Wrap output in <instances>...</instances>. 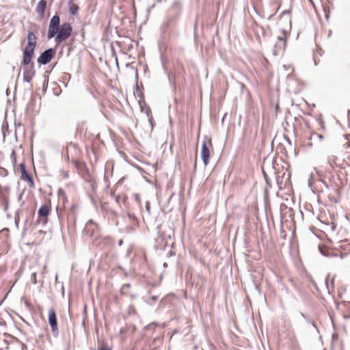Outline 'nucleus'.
Segmentation results:
<instances>
[{"mask_svg": "<svg viewBox=\"0 0 350 350\" xmlns=\"http://www.w3.org/2000/svg\"><path fill=\"white\" fill-rule=\"evenodd\" d=\"M310 324L317 330V332H319L317 326L314 321H312Z\"/></svg>", "mask_w": 350, "mask_h": 350, "instance_id": "obj_39", "label": "nucleus"}, {"mask_svg": "<svg viewBox=\"0 0 350 350\" xmlns=\"http://www.w3.org/2000/svg\"><path fill=\"white\" fill-rule=\"evenodd\" d=\"M36 46V36L35 34L29 31L27 35V45L23 53V58L22 63L23 67V78L24 80L29 82L35 75V70L33 65H29L33 57L34 50Z\"/></svg>", "mask_w": 350, "mask_h": 350, "instance_id": "obj_2", "label": "nucleus"}, {"mask_svg": "<svg viewBox=\"0 0 350 350\" xmlns=\"http://www.w3.org/2000/svg\"><path fill=\"white\" fill-rule=\"evenodd\" d=\"M325 284H326V286H327V289H329V284H328V282H327V278H326V280H325Z\"/></svg>", "mask_w": 350, "mask_h": 350, "instance_id": "obj_44", "label": "nucleus"}, {"mask_svg": "<svg viewBox=\"0 0 350 350\" xmlns=\"http://www.w3.org/2000/svg\"><path fill=\"white\" fill-rule=\"evenodd\" d=\"M312 3H313L312 1V0H309Z\"/></svg>", "mask_w": 350, "mask_h": 350, "instance_id": "obj_54", "label": "nucleus"}, {"mask_svg": "<svg viewBox=\"0 0 350 350\" xmlns=\"http://www.w3.org/2000/svg\"><path fill=\"white\" fill-rule=\"evenodd\" d=\"M87 186L90 187L92 191H94L96 187V183L94 180L90 179L87 182Z\"/></svg>", "mask_w": 350, "mask_h": 350, "instance_id": "obj_21", "label": "nucleus"}, {"mask_svg": "<svg viewBox=\"0 0 350 350\" xmlns=\"http://www.w3.org/2000/svg\"><path fill=\"white\" fill-rule=\"evenodd\" d=\"M331 230L332 232L335 231L336 228V224H334V223H332L331 224Z\"/></svg>", "mask_w": 350, "mask_h": 350, "instance_id": "obj_37", "label": "nucleus"}, {"mask_svg": "<svg viewBox=\"0 0 350 350\" xmlns=\"http://www.w3.org/2000/svg\"><path fill=\"white\" fill-rule=\"evenodd\" d=\"M8 198H3L2 203L4 204V210L6 211L8 208Z\"/></svg>", "mask_w": 350, "mask_h": 350, "instance_id": "obj_31", "label": "nucleus"}, {"mask_svg": "<svg viewBox=\"0 0 350 350\" xmlns=\"http://www.w3.org/2000/svg\"><path fill=\"white\" fill-rule=\"evenodd\" d=\"M319 251L321 255L325 257H336L337 256L336 253L331 252L329 250L323 245H319Z\"/></svg>", "mask_w": 350, "mask_h": 350, "instance_id": "obj_13", "label": "nucleus"}, {"mask_svg": "<svg viewBox=\"0 0 350 350\" xmlns=\"http://www.w3.org/2000/svg\"><path fill=\"white\" fill-rule=\"evenodd\" d=\"M300 315H301V317H303L304 319H306V318H307L303 312H300Z\"/></svg>", "mask_w": 350, "mask_h": 350, "instance_id": "obj_43", "label": "nucleus"}, {"mask_svg": "<svg viewBox=\"0 0 350 350\" xmlns=\"http://www.w3.org/2000/svg\"><path fill=\"white\" fill-rule=\"evenodd\" d=\"M21 174V179L26 181L30 187H33V180L32 177L27 173L25 169V165L24 163H21L19 165Z\"/></svg>", "mask_w": 350, "mask_h": 350, "instance_id": "obj_11", "label": "nucleus"}, {"mask_svg": "<svg viewBox=\"0 0 350 350\" xmlns=\"http://www.w3.org/2000/svg\"><path fill=\"white\" fill-rule=\"evenodd\" d=\"M323 185H324L323 183L321 182V181H316V182H314L313 183H310V186L311 187V189H312L313 193L317 196L320 195V191H321L318 190L317 189L319 187H322V186Z\"/></svg>", "mask_w": 350, "mask_h": 350, "instance_id": "obj_17", "label": "nucleus"}, {"mask_svg": "<svg viewBox=\"0 0 350 350\" xmlns=\"http://www.w3.org/2000/svg\"><path fill=\"white\" fill-rule=\"evenodd\" d=\"M163 266H164V267H166V266H167V263H166V262H165V263L163 264Z\"/></svg>", "mask_w": 350, "mask_h": 350, "instance_id": "obj_51", "label": "nucleus"}, {"mask_svg": "<svg viewBox=\"0 0 350 350\" xmlns=\"http://www.w3.org/2000/svg\"><path fill=\"white\" fill-rule=\"evenodd\" d=\"M158 298H159V297L157 295L150 296V299L151 302H148V304H153L156 303L158 300Z\"/></svg>", "mask_w": 350, "mask_h": 350, "instance_id": "obj_30", "label": "nucleus"}, {"mask_svg": "<svg viewBox=\"0 0 350 350\" xmlns=\"http://www.w3.org/2000/svg\"><path fill=\"white\" fill-rule=\"evenodd\" d=\"M331 200V202H334V203H338L340 202V198H329Z\"/></svg>", "mask_w": 350, "mask_h": 350, "instance_id": "obj_36", "label": "nucleus"}, {"mask_svg": "<svg viewBox=\"0 0 350 350\" xmlns=\"http://www.w3.org/2000/svg\"><path fill=\"white\" fill-rule=\"evenodd\" d=\"M66 151V157L68 161H71L76 166H78L80 164V161L79 160V158L81 154V151L78 148L77 145L72 143L70 144L67 146Z\"/></svg>", "mask_w": 350, "mask_h": 350, "instance_id": "obj_5", "label": "nucleus"}, {"mask_svg": "<svg viewBox=\"0 0 350 350\" xmlns=\"http://www.w3.org/2000/svg\"><path fill=\"white\" fill-rule=\"evenodd\" d=\"M50 208L49 205L44 204L40 206L38 211V219L36 224L38 226H44L48 221V215H49Z\"/></svg>", "mask_w": 350, "mask_h": 350, "instance_id": "obj_7", "label": "nucleus"}, {"mask_svg": "<svg viewBox=\"0 0 350 350\" xmlns=\"http://www.w3.org/2000/svg\"><path fill=\"white\" fill-rule=\"evenodd\" d=\"M336 157L334 155H331L328 157V163L329 164L331 168L334 169L336 165Z\"/></svg>", "mask_w": 350, "mask_h": 350, "instance_id": "obj_18", "label": "nucleus"}, {"mask_svg": "<svg viewBox=\"0 0 350 350\" xmlns=\"http://www.w3.org/2000/svg\"><path fill=\"white\" fill-rule=\"evenodd\" d=\"M211 150H213V146L211 141L208 143L204 142L202 144L201 157L205 165H207L209 163Z\"/></svg>", "mask_w": 350, "mask_h": 350, "instance_id": "obj_9", "label": "nucleus"}, {"mask_svg": "<svg viewBox=\"0 0 350 350\" xmlns=\"http://www.w3.org/2000/svg\"><path fill=\"white\" fill-rule=\"evenodd\" d=\"M66 200V198H62V200H63V202H64V201H65Z\"/></svg>", "mask_w": 350, "mask_h": 350, "instance_id": "obj_49", "label": "nucleus"}, {"mask_svg": "<svg viewBox=\"0 0 350 350\" xmlns=\"http://www.w3.org/2000/svg\"><path fill=\"white\" fill-rule=\"evenodd\" d=\"M174 254H174L172 251H171V250H170V251H169V252L167 253V255H168L169 256H174Z\"/></svg>", "mask_w": 350, "mask_h": 350, "instance_id": "obj_41", "label": "nucleus"}, {"mask_svg": "<svg viewBox=\"0 0 350 350\" xmlns=\"http://www.w3.org/2000/svg\"><path fill=\"white\" fill-rule=\"evenodd\" d=\"M25 304H26V306H27V307H29V303H28V302H25Z\"/></svg>", "mask_w": 350, "mask_h": 350, "instance_id": "obj_48", "label": "nucleus"}, {"mask_svg": "<svg viewBox=\"0 0 350 350\" xmlns=\"http://www.w3.org/2000/svg\"><path fill=\"white\" fill-rule=\"evenodd\" d=\"M8 191H9L8 187H1L0 186V195L4 196L5 195L8 194Z\"/></svg>", "mask_w": 350, "mask_h": 350, "instance_id": "obj_22", "label": "nucleus"}, {"mask_svg": "<svg viewBox=\"0 0 350 350\" xmlns=\"http://www.w3.org/2000/svg\"><path fill=\"white\" fill-rule=\"evenodd\" d=\"M347 241H348L347 239H344V240L340 241V243H345V242H347Z\"/></svg>", "mask_w": 350, "mask_h": 350, "instance_id": "obj_46", "label": "nucleus"}, {"mask_svg": "<svg viewBox=\"0 0 350 350\" xmlns=\"http://www.w3.org/2000/svg\"><path fill=\"white\" fill-rule=\"evenodd\" d=\"M130 286H131V284H130L129 283L124 284L122 286V288H121V290H120V293H121V294H122V295H124V294L126 293L124 292V291H125L126 288H130Z\"/></svg>", "mask_w": 350, "mask_h": 350, "instance_id": "obj_27", "label": "nucleus"}, {"mask_svg": "<svg viewBox=\"0 0 350 350\" xmlns=\"http://www.w3.org/2000/svg\"><path fill=\"white\" fill-rule=\"evenodd\" d=\"M340 247L341 248V250H345V251H347L346 253L349 254L350 253V243H348L347 245H340Z\"/></svg>", "mask_w": 350, "mask_h": 350, "instance_id": "obj_24", "label": "nucleus"}, {"mask_svg": "<svg viewBox=\"0 0 350 350\" xmlns=\"http://www.w3.org/2000/svg\"><path fill=\"white\" fill-rule=\"evenodd\" d=\"M337 254V256L336 257H340L341 258H343L345 256L347 255V253H342V252H340V253H336Z\"/></svg>", "mask_w": 350, "mask_h": 350, "instance_id": "obj_34", "label": "nucleus"}, {"mask_svg": "<svg viewBox=\"0 0 350 350\" xmlns=\"http://www.w3.org/2000/svg\"><path fill=\"white\" fill-rule=\"evenodd\" d=\"M157 326V323L152 322V323L147 325L146 326H145L144 328V330L145 332H153Z\"/></svg>", "mask_w": 350, "mask_h": 350, "instance_id": "obj_19", "label": "nucleus"}, {"mask_svg": "<svg viewBox=\"0 0 350 350\" xmlns=\"http://www.w3.org/2000/svg\"><path fill=\"white\" fill-rule=\"evenodd\" d=\"M11 159L14 165H15L16 164V155L14 150H13L11 154Z\"/></svg>", "mask_w": 350, "mask_h": 350, "instance_id": "obj_28", "label": "nucleus"}, {"mask_svg": "<svg viewBox=\"0 0 350 350\" xmlns=\"http://www.w3.org/2000/svg\"><path fill=\"white\" fill-rule=\"evenodd\" d=\"M286 47V40L282 38H278V42L275 44V48L277 49L275 50L276 53H280L281 51H283Z\"/></svg>", "mask_w": 350, "mask_h": 350, "instance_id": "obj_14", "label": "nucleus"}, {"mask_svg": "<svg viewBox=\"0 0 350 350\" xmlns=\"http://www.w3.org/2000/svg\"><path fill=\"white\" fill-rule=\"evenodd\" d=\"M48 323L51 328L53 336L57 338L59 336V330L57 327V320L55 310L53 308L49 310Z\"/></svg>", "mask_w": 350, "mask_h": 350, "instance_id": "obj_8", "label": "nucleus"}, {"mask_svg": "<svg viewBox=\"0 0 350 350\" xmlns=\"http://www.w3.org/2000/svg\"><path fill=\"white\" fill-rule=\"evenodd\" d=\"M0 350H3L1 348H0Z\"/></svg>", "mask_w": 350, "mask_h": 350, "instance_id": "obj_55", "label": "nucleus"}, {"mask_svg": "<svg viewBox=\"0 0 350 350\" xmlns=\"http://www.w3.org/2000/svg\"><path fill=\"white\" fill-rule=\"evenodd\" d=\"M72 27L69 23H63L60 25V18L57 14L53 16L49 23L47 38H55L57 44L66 41L71 36Z\"/></svg>", "mask_w": 350, "mask_h": 350, "instance_id": "obj_1", "label": "nucleus"}, {"mask_svg": "<svg viewBox=\"0 0 350 350\" xmlns=\"http://www.w3.org/2000/svg\"><path fill=\"white\" fill-rule=\"evenodd\" d=\"M118 244L119 246H122L123 244V240L120 239L118 241Z\"/></svg>", "mask_w": 350, "mask_h": 350, "instance_id": "obj_40", "label": "nucleus"}, {"mask_svg": "<svg viewBox=\"0 0 350 350\" xmlns=\"http://www.w3.org/2000/svg\"><path fill=\"white\" fill-rule=\"evenodd\" d=\"M55 55V51L53 49H49L44 51L38 59V62L42 64H48Z\"/></svg>", "mask_w": 350, "mask_h": 350, "instance_id": "obj_10", "label": "nucleus"}, {"mask_svg": "<svg viewBox=\"0 0 350 350\" xmlns=\"http://www.w3.org/2000/svg\"><path fill=\"white\" fill-rule=\"evenodd\" d=\"M18 213H19L18 210L16 211L15 217H14V222H15V225L17 228L18 227V224H19V220H20Z\"/></svg>", "mask_w": 350, "mask_h": 350, "instance_id": "obj_23", "label": "nucleus"}, {"mask_svg": "<svg viewBox=\"0 0 350 350\" xmlns=\"http://www.w3.org/2000/svg\"><path fill=\"white\" fill-rule=\"evenodd\" d=\"M287 179L289 180V179H290V176L289 175H288Z\"/></svg>", "mask_w": 350, "mask_h": 350, "instance_id": "obj_53", "label": "nucleus"}, {"mask_svg": "<svg viewBox=\"0 0 350 350\" xmlns=\"http://www.w3.org/2000/svg\"><path fill=\"white\" fill-rule=\"evenodd\" d=\"M288 204L282 203L280 206V215H281V224L282 226H286L288 228L291 229L295 226V213L294 210L289 205L291 203L295 204V198H285Z\"/></svg>", "mask_w": 350, "mask_h": 350, "instance_id": "obj_3", "label": "nucleus"}, {"mask_svg": "<svg viewBox=\"0 0 350 350\" xmlns=\"http://www.w3.org/2000/svg\"><path fill=\"white\" fill-rule=\"evenodd\" d=\"M55 280H58V276L57 275H55Z\"/></svg>", "mask_w": 350, "mask_h": 350, "instance_id": "obj_50", "label": "nucleus"}, {"mask_svg": "<svg viewBox=\"0 0 350 350\" xmlns=\"http://www.w3.org/2000/svg\"><path fill=\"white\" fill-rule=\"evenodd\" d=\"M286 234L285 231L283 229H281V237L283 239H286Z\"/></svg>", "mask_w": 350, "mask_h": 350, "instance_id": "obj_35", "label": "nucleus"}, {"mask_svg": "<svg viewBox=\"0 0 350 350\" xmlns=\"http://www.w3.org/2000/svg\"><path fill=\"white\" fill-rule=\"evenodd\" d=\"M36 275H36V272L32 273L31 275V280L32 283L34 284L38 283Z\"/></svg>", "mask_w": 350, "mask_h": 350, "instance_id": "obj_29", "label": "nucleus"}, {"mask_svg": "<svg viewBox=\"0 0 350 350\" xmlns=\"http://www.w3.org/2000/svg\"><path fill=\"white\" fill-rule=\"evenodd\" d=\"M79 10V7L75 3H70L69 5V11L72 15H75Z\"/></svg>", "mask_w": 350, "mask_h": 350, "instance_id": "obj_20", "label": "nucleus"}, {"mask_svg": "<svg viewBox=\"0 0 350 350\" xmlns=\"http://www.w3.org/2000/svg\"><path fill=\"white\" fill-rule=\"evenodd\" d=\"M265 196H266L267 197H268L269 193H265Z\"/></svg>", "mask_w": 350, "mask_h": 350, "instance_id": "obj_52", "label": "nucleus"}, {"mask_svg": "<svg viewBox=\"0 0 350 350\" xmlns=\"http://www.w3.org/2000/svg\"><path fill=\"white\" fill-rule=\"evenodd\" d=\"M112 241L110 237H103L100 239L99 245L98 246L103 249L105 247H109L111 245Z\"/></svg>", "mask_w": 350, "mask_h": 350, "instance_id": "obj_16", "label": "nucleus"}, {"mask_svg": "<svg viewBox=\"0 0 350 350\" xmlns=\"http://www.w3.org/2000/svg\"><path fill=\"white\" fill-rule=\"evenodd\" d=\"M104 198H90L91 202L97 207V203H99L100 209L105 213L111 219L117 216L116 207L120 206L122 202L124 203L126 198H114L111 204L103 200Z\"/></svg>", "mask_w": 350, "mask_h": 350, "instance_id": "obj_4", "label": "nucleus"}, {"mask_svg": "<svg viewBox=\"0 0 350 350\" xmlns=\"http://www.w3.org/2000/svg\"><path fill=\"white\" fill-rule=\"evenodd\" d=\"M27 222H28V219H27V218H26V219L25 221V225H26L27 224Z\"/></svg>", "mask_w": 350, "mask_h": 350, "instance_id": "obj_47", "label": "nucleus"}, {"mask_svg": "<svg viewBox=\"0 0 350 350\" xmlns=\"http://www.w3.org/2000/svg\"><path fill=\"white\" fill-rule=\"evenodd\" d=\"M345 138L347 140V145L350 147V134H345Z\"/></svg>", "mask_w": 350, "mask_h": 350, "instance_id": "obj_32", "label": "nucleus"}, {"mask_svg": "<svg viewBox=\"0 0 350 350\" xmlns=\"http://www.w3.org/2000/svg\"><path fill=\"white\" fill-rule=\"evenodd\" d=\"M83 232L85 235L97 239L99 237V227L92 219H90L83 228Z\"/></svg>", "mask_w": 350, "mask_h": 350, "instance_id": "obj_6", "label": "nucleus"}, {"mask_svg": "<svg viewBox=\"0 0 350 350\" xmlns=\"http://www.w3.org/2000/svg\"><path fill=\"white\" fill-rule=\"evenodd\" d=\"M347 121H348V126L350 128V110L348 111Z\"/></svg>", "mask_w": 350, "mask_h": 350, "instance_id": "obj_38", "label": "nucleus"}, {"mask_svg": "<svg viewBox=\"0 0 350 350\" xmlns=\"http://www.w3.org/2000/svg\"><path fill=\"white\" fill-rule=\"evenodd\" d=\"M146 209L147 211V212L148 213V214L150 213V202L148 201H147L146 202Z\"/></svg>", "mask_w": 350, "mask_h": 350, "instance_id": "obj_33", "label": "nucleus"}, {"mask_svg": "<svg viewBox=\"0 0 350 350\" xmlns=\"http://www.w3.org/2000/svg\"><path fill=\"white\" fill-rule=\"evenodd\" d=\"M8 174V172L6 169L0 167V176L5 177Z\"/></svg>", "mask_w": 350, "mask_h": 350, "instance_id": "obj_26", "label": "nucleus"}, {"mask_svg": "<svg viewBox=\"0 0 350 350\" xmlns=\"http://www.w3.org/2000/svg\"><path fill=\"white\" fill-rule=\"evenodd\" d=\"M305 320H306V321L308 323H309V324H310V323H311V322L312 321H311L310 319H309L308 318H306V319H305Z\"/></svg>", "mask_w": 350, "mask_h": 350, "instance_id": "obj_42", "label": "nucleus"}, {"mask_svg": "<svg viewBox=\"0 0 350 350\" xmlns=\"http://www.w3.org/2000/svg\"><path fill=\"white\" fill-rule=\"evenodd\" d=\"M46 8V1L45 0H40L36 8V11L41 18L44 16Z\"/></svg>", "mask_w": 350, "mask_h": 350, "instance_id": "obj_12", "label": "nucleus"}, {"mask_svg": "<svg viewBox=\"0 0 350 350\" xmlns=\"http://www.w3.org/2000/svg\"><path fill=\"white\" fill-rule=\"evenodd\" d=\"M317 202H318L319 204H321V198H317Z\"/></svg>", "mask_w": 350, "mask_h": 350, "instance_id": "obj_45", "label": "nucleus"}, {"mask_svg": "<svg viewBox=\"0 0 350 350\" xmlns=\"http://www.w3.org/2000/svg\"><path fill=\"white\" fill-rule=\"evenodd\" d=\"M97 350H112L111 347L104 344L99 345Z\"/></svg>", "mask_w": 350, "mask_h": 350, "instance_id": "obj_25", "label": "nucleus"}, {"mask_svg": "<svg viewBox=\"0 0 350 350\" xmlns=\"http://www.w3.org/2000/svg\"><path fill=\"white\" fill-rule=\"evenodd\" d=\"M161 241H162V242H163L164 247H172L174 245L173 239L170 234L167 236L162 235Z\"/></svg>", "mask_w": 350, "mask_h": 350, "instance_id": "obj_15", "label": "nucleus"}]
</instances>
